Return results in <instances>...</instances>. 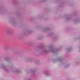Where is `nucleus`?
Returning a JSON list of instances; mask_svg holds the SVG:
<instances>
[{
    "instance_id": "nucleus-1",
    "label": "nucleus",
    "mask_w": 80,
    "mask_h": 80,
    "mask_svg": "<svg viewBox=\"0 0 80 80\" xmlns=\"http://www.w3.org/2000/svg\"><path fill=\"white\" fill-rule=\"evenodd\" d=\"M48 74V73H45V74L46 75H47V74Z\"/></svg>"
},
{
    "instance_id": "nucleus-2",
    "label": "nucleus",
    "mask_w": 80,
    "mask_h": 80,
    "mask_svg": "<svg viewBox=\"0 0 80 80\" xmlns=\"http://www.w3.org/2000/svg\"><path fill=\"white\" fill-rule=\"evenodd\" d=\"M28 80H30V79H29Z\"/></svg>"
}]
</instances>
